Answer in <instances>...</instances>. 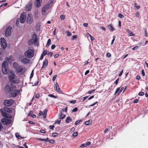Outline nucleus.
Instances as JSON below:
<instances>
[{
  "label": "nucleus",
  "instance_id": "obj_53",
  "mask_svg": "<svg viewBox=\"0 0 148 148\" xmlns=\"http://www.w3.org/2000/svg\"><path fill=\"white\" fill-rule=\"evenodd\" d=\"M111 56V55L110 53H108L106 54V56L108 57H110Z\"/></svg>",
  "mask_w": 148,
  "mask_h": 148
},
{
  "label": "nucleus",
  "instance_id": "obj_24",
  "mask_svg": "<svg viewBox=\"0 0 148 148\" xmlns=\"http://www.w3.org/2000/svg\"><path fill=\"white\" fill-rule=\"evenodd\" d=\"M47 110H45L44 111L43 113V117L44 118H45L46 117V114L47 113Z\"/></svg>",
  "mask_w": 148,
  "mask_h": 148
},
{
  "label": "nucleus",
  "instance_id": "obj_64",
  "mask_svg": "<svg viewBox=\"0 0 148 148\" xmlns=\"http://www.w3.org/2000/svg\"><path fill=\"white\" fill-rule=\"evenodd\" d=\"M89 72V70H87L86 71L85 73V75H87L88 73Z\"/></svg>",
  "mask_w": 148,
  "mask_h": 148
},
{
  "label": "nucleus",
  "instance_id": "obj_60",
  "mask_svg": "<svg viewBox=\"0 0 148 148\" xmlns=\"http://www.w3.org/2000/svg\"><path fill=\"white\" fill-rule=\"evenodd\" d=\"M3 128V126L1 123H0V131L1 130V129Z\"/></svg>",
  "mask_w": 148,
  "mask_h": 148
},
{
  "label": "nucleus",
  "instance_id": "obj_37",
  "mask_svg": "<svg viewBox=\"0 0 148 148\" xmlns=\"http://www.w3.org/2000/svg\"><path fill=\"white\" fill-rule=\"evenodd\" d=\"M48 96L50 97H53V98H56V97L54 95H52V94H49L48 95Z\"/></svg>",
  "mask_w": 148,
  "mask_h": 148
},
{
  "label": "nucleus",
  "instance_id": "obj_29",
  "mask_svg": "<svg viewBox=\"0 0 148 148\" xmlns=\"http://www.w3.org/2000/svg\"><path fill=\"white\" fill-rule=\"evenodd\" d=\"M33 75H34V70H33L31 73L30 76V79L32 78L33 77Z\"/></svg>",
  "mask_w": 148,
  "mask_h": 148
},
{
  "label": "nucleus",
  "instance_id": "obj_11",
  "mask_svg": "<svg viewBox=\"0 0 148 148\" xmlns=\"http://www.w3.org/2000/svg\"><path fill=\"white\" fill-rule=\"evenodd\" d=\"M1 44L2 48L5 49L7 47V43L6 40L4 38H1Z\"/></svg>",
  "mask_w": 148,
  "mask_h": 148
},
{
  "label": "nucleus",
  "instance_id": "obj_39",
  "mask_svg": "<svg viewBox=\"0 0 148 148\" xmlns=\"http://www.w3.org/2000/svg\"><path fill=\"white\" fill-rule=\"evenodd\" d=\"M47 55H50L51 56L53 55V53L52 52H49L48 51Z\"/></svg>",
  "mask_w": 148,
  "mask_h": 148
},
{
  "label": "nucleus",
  "instance_id": "obj_40",
  "mask_svg": "<svg viewBox=\"0 0 148 148\" xmlns=\"http://www.w3.org/2000/svg\"><path fill=\"white\" fill-rule=\"evenodd\" d=\"M38 83H39L38 79H37V81L34 83V85L35 86H37L38 84Z\"/></svg>",
  "mask_w": 148,
  "mask_h": 148
},
{
  "label": "nucleus",
  "instance_id": "obj_20",
  "mask_svg": "<svg viewBox=\"0 0 148 148\" xmlns=\"http://www.w3.org/2000/svg\"><path fill=\"white\" fill-rule=\"evenodd\" d=\"M56 90L60 92H61V90L59 87L58 84V83H56Z\"/></svg>",
  "mask_w": 148,
  "mask_h": 148
},
{
  "label": "nucleus",
  "instance_id": "obj_9",
  "mask_svg": "<svg viewBox=\"0 0 148 148\" xmlns=\"http://www.w3.org/2000/svg\"><path fill=\"white\" fill-rule=\"evenodd\" d=\"M12 27L10 26H8L5 31V35L7 37H9L12 32Z\"/></svg>",
  "mask_w": 148,
  "mask_h": 148
},
{
  "label": "nucleus",
  "instance_id": "obj_10",
  "mask_svg": "<svg viewBox=\"0 0 148 148\" xmlns=\"http://www.w3.org/2000/svg\"><path fill=\"white\" fill-rule=\"evenodd\" d=\"M27 22L29 24L32 23L33 22L32 15L31 13H29L27 16Z\"/></svg>",
  "mask_w": 148,
  "mask_h": 148
},
{
  "label": "nucleus",
  "instance_id": "obj_30",
  "mask_svg": "<svg viewBox=\"0 0 148 148\" xmlns=\"http://www.w3.org/2000/svg\"><path fill=\"white\" fill-rule=\"evenodd\" d=\"M5 117H7V118H10V119H11L12 118L10 114H9L8 113L6 115V116H5Z\"/></svg>",
  "mask_w": 148,
  "mask_h": 148
},
{
  "label": "nucleus",
  "instance_id": "obj_34",
  "mask_svg": "<svg viewBox=\"0 0 148 148\" xmlns=\"http://www.w3.org/2000/svg\"><path fill=\"white\" fill-rule=\"evenodd\" d=\"M82 119L78 120L77 121H76L75 123V125H77L80 122L82 121Z\"/></svg>",
  "mask_w": 148,
  "mask_h": 148
},
{
  "label": "nucleus",
  "instance_id": "obj_28",
  "mask_svg": "<svg viewBox=\"0 0 148 148\" xmlns=\"http://www.w3.org/2000/svg\"><path fill=\"white\" fill-rule=\"evenodd\" d=\"M51 39H48V40L47 42V44L46 45V46L47 47H48L49 46L50 44L51 43Z\"/></svg>",
  "mask_w": 148,
  "mask_h": 148
},
{
  "label": "nucleus",
  "instance_id": "obj_4",
  "mask_svg": "<svg viewBox=\"0 0 148 148\" xmlns=\"http://www.w3.org/2000/svg\"><path fill=\"white\" fill-rule=\"evenodd\" d=\"M5 89H8L9 90V91H11V92L9 94V96L10 97H14L18 94L19 92V90H14V91L12 90V89L9 86H6Z\"/></svg>",
  "mask_w": 148,
  "mask_h": 148
},
{
  "label": "nucleus",
  "instance_id": "obj_46",
  "mask_svg": "<svg viewBox=\"0 0 148 148\" xmlns=\"http://www.w3.org/2000/svg\"><path fill=\"white\" fill-rule=\"evenodd\" d=\"M57 134L56 133H53L52 134V136L53 137H55L56 136Z\"/></svg>",
  "mask_w": 148,
  "mask_h": 148
},
{
  "label": "nucleus",
  "instance_id": "obj_31",
  "mask_svg": "<svg viewBox=\"0 0 148 148\" xmlns=\"http://www.w3.org/2000/svg\"><path fill=\"white\" fill-rule=\"evenodd\" d=\"M118 17L121 18H122L124 17V16L122 14H121L119 13V14Z\"/></svg>",
  "mask_w": 148,
  "mask_h": 148
},
{
  "label": "nucleus",
  "instance_id": "obj_43",
  "mask_svg": "<svg viewBox=\"0 0 148 148\" xmlns=\"http://www.w3.org/2000/svg\"><path fill=\"white\" fill-rule=\"evenodd\" d=\"M60 18L61 20H63L65 18V16L64 15H61L60 16Z\"/></svg>",
  "mask_w": 148,
  "mask_h": 148
},
{
  "label": "nucleus",
  "instance_id": "obj_57",
  "mask_svg": "<svg viewBox=\"0 0 148 148\" xmlns=\"http://www.w3.org/2000/svg\"><path fill=\"white\" fill-rule=\"evenodd\" d=\"M88 34L89 36L90 37L91 40H93L94 39V38L90 34Z\"/></svg>",
  "mask_w": 148,
  "mask_h": 148
},
{
  "label": "nucleus",
  "instance_id": "obj_45",
  "mask_svg": "<svg viewBox=\"0 0 148 148\" xmlns=\"http://www.w3.org/2000/svg\"><path fill=\"white\" fill-rule=\"evenodd\" d=\"M144 92H140L138 93V95L139 96H143L144 95Z\"/></svg>",
  "mask_w": 148,
  "mask_h": 148
},
{
  "label": "nucleus",
  "instance_id": "obj_6",
  "mask_svg": "<svg viewBox=\"0 0 148 148\" xmlns=\"http://www.w3.org/2000/svg\"><path fill=\"white\" fill-rule=\"evenodd\" d=\"M29 42L31 44H34L35 46L38 45L36 36L35 34L33 35L32 38L29 40Z\"/></svg>",
  "mask_w": 148,
  "mask_h": 148
},
{
  "label": "nucleus",
  "instance_id": "obj_18",
  "mask_svg": "<svg viewBox=\"0 0 148 148\" xmlns=\"http://www.w3.org/2000/svg\"><path fill=\"white\" fill-rule=\"evenodd\" d=\"M48 64V61L47 59H45L43 62V65L42 67V69H43L44 68L45 66H46Z\"/></svg>",
  "mask_w": 148,
  "mask_h": 148
},
{
  "label": "nucleus",
  "instance_id": "obj_62",
  "mask_svg": "<svg viewBox=\"0 0 148 148\" xmlns=\"http://www.w3.org/2000/svg\"><path fill=\"white\" fill-rule=\"evenodd\" d=\"M136 79H137L139 80L140 79V77L139 75H137L136 77Z\"/></svg>",
  "mask_w": 148,
  "mask_h": 148
},
{
  "label": "nucleus",
  "instance_id": "obj_44",
  "mask_svg": "<svg viewBox=\"0 0 148 148\" xmlns=\"http://www.w3.org/2000/svg\"><path fill=\"white\" fill-rule=\"evenodd\" d=\"M49 142L50 143L53 144L55 143V141L52 139H51L49 140Z\"/></svg>",
  "mask_w": 148,
  "mask_h": 148
},
{
  "label": "nucleus",
  "instance_id": "obj_12",
  "mask_svg": "<svg viewBox=\"0 0 148 148\" xmlns=\"http://www.w3.org/2000/svg\"><path fill=\"white\" fill-rule=\"evenodd\" d=\"M2 123L4 125L9 124H10L12 122V121L10 119H8L6 118H3L2 120Z\"/></svg>",
  "mask_w": 148,
  "mask_h": 148
},
{
  "label": "nucleus",
  "instance_id": "obj_27",
  "mask_svg": "<svg viewBox=\"0 0 148 148\" xmlns=\"http://www.w3.org/2000/svg\"><path fill=\"white\" fill-rule=\"evenodd\" d=\"M13 65L14 68H15V69H16V68H17V67L19 66L16 62H14L13 64Z\"/></svg>",
  "mask_w": 148,
  "mask_h": 148
},
{
  "label": "nucleus",
  "instance_id": "obj_21",
  "mask_svg": "<svg viewBox=\"0 0 148 148\" xmlns=\"http://www.w3.org/2000/svg\"><path fill=\"white\" fill-rule=\"evenodd\" d=\"M3 109L4 111L8 112L9 113H11L12 112V109L6 107H4Z\"/></svg>",
  "mask_w": 148,
  "mask_h": 148
},
{
  "label": "nucleus",
  "instance_id": "obj_23",
  "mask_svg": "<svg viewBox=\"0 0 148 148\" xmlns=\"http://www.w3.org/2000/svg\"><path fill=\"white\" fill-rule=\"evenodd\" d=\"M108 28L111 31H112L114 30V29L113 27L112 26L111 24L108 25Z\"/></svg>",
  "mask_w": 148,
  "mask_h": 148
},
{
  "label": "nucleus",
  "instance_id": "obj_52",
  "mask_svg": "<svg viewBox=\"0 0 148 148\" xmlns=\"http://www.w3.org/2000/svg\"><path fill=\"white\" fill-rule=\"evenodd\" d=\"M70 103H73V104H75L76 103V101L75 100H72L71 101H70Z\"/></svg>",
  "mask_w": 148,
  "mask_h": 148
},
{
  "label": "nucleus",
  "instance_id": "obj_41",
  "mask_svg": "<svg viewBox=\"0 0 148 148\" xmlns=\"http://www.w3.org/2000/svg\"><path fill=\"white\" fill-rule=\"evenodd\" d=\"M78 110V109L76 107L74 108L72 110V112H76Z\"/></svg>",
  "mask_w": 148,
  "mask_h": 148
},
{
  "label": "nucleus",
  "instance_id": "obj_54",
  "mask_svg": "<svg viewBox=\"0 0 148 148\" xmlns=\"http://www.w3.org/2000/svg\"><path fill=\"white\" fill-rule=\"evenodd\" d=\"M47 51H43V53L42 54H43L44 55H47Z\"/></svg>",
  "mask_w": 148,
  "mask_h": 148
},
{
  "label": "nucleus",
  "instance_id": "obj_19",
  "mask_svg": "<svg viewBox=\"0 0 148 148\" xmlns=\"http://www.w3.org/2000/svg\"><path fill=\"white\" fill-rule=\"evenodd\" d=\"M72 121V119L69 116H68L65 120V121L67 123H69Z\"/></svg>",
  "mask_w": 148,
  "mask_h": 148
},
{
  "label": "nucleus",
  "instance_id": "obj_49",
  "mask_svg": "<svg viewBox=\"0 0 148 148\" xmlns=\"http://www.w3.org/2000/svg\"><path fill=\"white\" fill-rule=\"evenodd\" d=\"M123 89L124 88L123 87H122L121 88L118 94L119 95L121 93Z\"/></svg>",
  "mask_w": 148,
  "mask_h": 148
},
{
  "label": "nucleus",
  "instance_id": "obj_32",
  "mask_svg": "<svg viewBox=\"0 0 148 148\" xmlns=\"http://www.w3.org/2000/svg\"><path fill=\"white\" fill-rule=\"evenodd\" d=\"M78 133L77 132H75L72 135L73 136L76 137L77 136V135H78Z\"/></svg>",
  "mask_w": 148,
  "mask_h": 148
},
{
  "label": "nucleus",
  "instance_id": "obj_8",
  "mask_svg": "<svg viewBox=\"0 0 148 148\" xmlns=\"http://www.w3.org/2000/svg\"><path fill=\"white\" fill-rule=\"evenodd\" d=\"M14 101L12 99L5 100L4 102V104L6 106H12L14 103Z\"/></svg>",
  "mask_w": 148,
  "mask_h": 148
},
{
  "label": "nucleus",
  "instance_id": "obj_48",
  "mask_svg": "<svg viewBox=\"0 0 148 148\" xmlns=\"http://www.w3.org/2000/svg\"><path fill=\"white\" fill-rule=\"evenodd\" d=\"M33 112L32 111H30V112H29V114H28V116H32V114H33Z\"/></svg>",
  "mask_w": 148,
  "mask_h": 148
},
{
  "label": "nucleus",
  "instance_id": "obj_56",
  "mask_svg": "<svg viewBox=\"0 0 148 148\" xmlns=\"http://www.w3.org/2000/svg\"><path fill=\"white\" fill-rule=\"evenodd\" d=\"M55 47L56 45H53L51 46V49H53L55 48Z\"/></svg>",
  "mask_w": 148,
  "mask_h": 148
},
{
  "label": "nucleus",
  "instance_id": "obj_26",
  "mask_svg": "<svg viewBox=\"0 0 148 148\" xmlns=\"http://www.w3.org/2000/svg\"><path fill=\"white\" fill-rule=\"evenodd\" d=\"M3 57L2 50L0 49V60H2V58Z\"/></svg>",
  "mask_w": 148,
  "mask_h": 148
},
{
  "label": "nucleus",
  "instance_id": "obj_15",
  "mask_svg": "<svg viewBox=\"0 0 148 148\" xmlns=\"http://www.w3.org/2000/svg\"><path fill=\"white\" fill-rule=\"evenodd\" d=\"M42 2V0H36L35 2V5L38 7H40Z\"/></svg>",
  "mask_w": 148,
  "mask_h": 148
},
{
  "label": "nucleus",
  "instance_id": "obj_16",
  "mask_svg": "<svg viewBox=\"0 0 148 148\" xmlns=\"http://www.w3.org/2000/svg\"><path fill=\"white\" fill-rule=\"evenodd\" d=\"M58 116H59V119H63L65 117V114H63L62 112L60 111L59 112Z\"/></svg>",
  "mask_w": 148,
  "mask_h": 148
},
{
  "label": "nucleus",
  "instance_id": "obj_17",
  "mask_svg": "<svg viewBox=\"0 0 148 148\" xmlns=\"http://www.w3.org/2000/svg\"><path fill=\"white\" fill-rule=\"evenodd\" d=\"M32 5V3L31 2H29L27 5H26V7L27 10L29 11H30Z\"/></svg>",
  "mask_w": 148,
  "mask_h": 148
},
{
  "label": "nucleus",
  "instance_id": "obj_14",
  "mask_svg": "<svg viewBox=\"0 0 148 148\" xmlns=\"http://www.w3.org/2000/svg\"><path fill=\"white\" fill-rule=\"evenodd\" d=\"M29 62V60L27 58H24L21 60V62L23 64H26L28 63Z\"/></svg>",
  "mask_w": 148,
  "mask_h": 148
},
{
  "label": "nucleus",
  "instance_id": "obj_61",
  "mask_svg": "<svg viewBox=\"0 0 148 148\" xmlns=\"http://www.w3.org/2000/svg\"><path fill=\"white\" fill-rule=\"evenodd\" d=\"M119 79L118 78L116 80V81L114 82V83H115V84H117L118 82H119Z\"/></svg>",
  "mask_w": 148,
  "mask_h": 148
},
{
  "label": "nucleus",
  "instance_id": "obj_42",
  "mask_svg": "<svg viewBox=\"0 0 148 148\" xmlns=\"http://www.w3.org/2000/svg\"><path fill=\"white\" fill-rule=\"evenodd\" d=\"M113 39L112 40V41H111V44L112 45L113 44V43H114V40H115V37L114 36H113Z\"/></svg>",
  "mask_w": 148,
  "mask_h": 148
},
{
  "label": "nucleus",
  "instance_id": "obj_47",
  "mask_svg": "<svg viewBox=\"0 0 148 148\" xmlns=\"http://www.w3.org/2000/svg\"><path fill=\"white\" fill-rule=\"evenodd\" d=\"M91 143L89 141L88 142V143H87L85 144V145L86 146L89 145L91 144Z\"/></svg>",
  "mask_w": 148,
  "mask_h": 148
},
{
  "label": "nucleus",
  "instance_id": "obj_5",
  "mask_svg": "<svg viewBox=\"0 0 148 148\" xmlns=\"http://www.w3.org/2000/svg\"><path fill=\"white\" fill-rule=\"evenodd\" d=\"M25 20V14L24 12H23L21 15L20 18H18L16 20V25L18 26L19 21L21 23H24Z\"/></svg>",
  "mask_w": 148,
  "mask_h": 148
},
{
  "label": "nucleus",
  "instance_id": "obj_2",
  "mask_svg": "<svg viewBox=\"0 0 148 148\" xmlns=\"http://www.w3.org/2000/svg\"><path fill=\"white\" fill-rule=\"evenodd\" d=\"M10 75L9 78L10 82L14 84L18 83L19 82V79L12 72H10Z\"/></svg>",
  "mask_w": 148,
  "mask_h": 148
},
{
  "label": "nucleus",
  "instance_id": "obj_35",
  "mask_svg": "<svg viewBox=\"0 0 148 148\" xmlns=\"http://www.w3.org/2000/svg\"><path fill=\"white\" fill-rule=\"evenodd\" d=\"M66 33L68 36H70L71 35V34L69 31H66Z\"/></svg>",
  "mask_w": 148,
  "mask_h": 148
},
{
  "label": "nucleus",
  "instance_id": "obj_33",
  "mask_svg": "<svg viewBox=\"0 0 148 148\" xmlns=\"http://www.w3.org/2000/svg\"><path fill=\"white\" fill-rule=\"evenodd\" d=\"M129 34L130 36H134V34L132 32L130 31H128Z\"/></svg>",
  "mask_w": 148,
  "mask_h": 148
},
{
  "label": "nucleus",
  "instance_id": "obj_1",
  "mask_svg": "<svg viewBox=\"0 0 148 148\" xmlns=\"http://www.w3.org/2000/svg\"><path fill=\"white\" fill-rule=\"evenodd\" d=\"M6 61H4L2 64V71L4 74H7L9 72L7 62L10 60L8 58H5Z\"/></svg>",
  "mask_w": 148,
  "mask_h": 148
},
{
  "label": "nucleus",
  "instance_id": "obj_22",
  "mask_svg": "<svg viewBox=\"0 0 148 148\" xmlns=\"http://www.w3.org/2000/svg\"><path fill=\"white\" fill-rule=\"evenodd\" d=\"M0 111L1 112L2 116L4 117H5L7 113H6L4 111H3L2 109H1Z\"/></svg>",
  "mask_w": 148,
  "mask_h": 148
},
{
  "label": "nucleus",
  "instance_id": "obj_36",
  "mask_svg": "<svg viewBox=\"0 0 148 148\" xmlns=\"http://www.w3.org/2000/svg\"><path fill=\"white\" fill-rule=\"evenodd\" d=\"M136 16L137 17H138L140 16V14L138 12H136L135 14Z\"/></svg>",
  "mask_w": 148,
  "mask_h": 148
},
{
  "label": "nucleus",
  "instance_id": "obj_51",
  "mask_svg": "<svg viewBox=\"0 0 148 148\" xmlns=\"http://www.w3.org/2000/svg\"><path fill=\"white\" fill-rule=\"evenodd\" d=\"M56 77H57L56 75H55L53 76V79H52V80H53V81H54L55 80V79H56Z\"/></svg>",
  "mask_w": 148,
  "mask_h": 148
},
{
  "label": "nucleus",
  "instance_id": "obj_55",
  "mask_svg": "<svg viewBox=\"0 0 148 148\" xmlns=\"http://www.w3.org/2000/svg\"><path fill=\"white\" fill-rule=\"evenodd\" d=\"M77 37V35H74L73 36L71 40H73L74 38H76Z\"/></svg>",
  "mask_w": 148,
  "mask_h": 148
},
{
  "label": "nucleus",
  "instance_id": "obj_3",
  "mask_svg": "<svg viewBox=\"0 0 148 148\" xmlns=\"http://www.w3.org/2000/svg\"><path fill=\"white\" fill-rule=\"evenodd\" d=\"M53 1V0H50L47 5H45L42 8V12L43 14L45 15L47 13V10L51 6Z\"/></svg>",
  "mask_w": 148,
  "mask_h": 148
},
{
  "label": "nucleus",
  "instance_id": "obj_58",
  "mask_svg": "<svg viewBox=\"0 0 148 148\" xmlns=\"http://www.w3.org/2000/svg\"><path fill=\"white\" fill-rule=\"evenodd\" d=\"M60 122H61L60 120H57L55 122V123H58V124H60Z\"/></svg>",
  "mask_w": 148,
  "mask_h": 148
},
{
  "label": "nucleus",
  "instance_id": "obj_59",
  "mask_svg": "<svg viewBox=\"0 0 148 148\" xmlns=\"http://www.w3.org/2000/svg\"><path fill=\"white\" fill-rule=\"evenodd\" d=\"M120 90V88H118L116 89V91H115V93L114 94H116V93H117V92L119 91V90Z\"/></svg>",
  "mask_w": 148,
  "mask_h": 148
},
{
  "label": "nucleus",
  "instance_id": "obj_38",
  "mask_svg": "<svg viewBox=\"0 0 148 148\" xmlns=\"http://www.w3.org/2000/svg\"><path fill=\"white\" fill-rule=\"evenodd\" d=\"M16 136V138H20L21 137L19 136V135L18 133H16L15 134Z\"/></svg>",
  "mask_w": 148,
  "mask_h": 148
},
{
  "label": "nucleus",
  "instance_id": "obj_7",
  "mask_svg": "<svg viewBox=\"0 0 148 148\" xmlns=\"http://www.w3.org/2000/svg\"><path fill=\"white\" fill-rule=\"evenodd\" d=\"M25 55L28 58H31L34 56V51L33 50L29 49L25 53Z\"/></svg>",
  "mask_w": 148,
  "mask_h": 148
},
{
  "label": "nucleus",
  "instance_id": "obj_13",
  "mask_svg": "<svg viewBox=\"0 0 148 148\" xmlns=\"http://www.w3.org/2000/svg\"><path fill=\"white\" fill-rule=\"evenodd\" d=\"M16 70L17 72L21 73H23L26 71L25 68H23L20 66H19L16 68Z\"/></svg>",
  "mask_w": 148,
  "mask_h": 148
},
{
  "label": "nucleus",
  "instance_id": "obj_50",
  "mask_svg": "<svg viewBox=\"0 0 148 148\" xmlns=\"http://www.w3.org/2000/svg\"><path fill=\"white\" fill-rule=\"evenodd\" d=\"M138 46H136L135 47H133V48H132V49L133 50H136L138 48Z\"/></svg>",
  "mask_w": 148,
  "mask_h": 148
},
{
  "label": "nucleus",
  "instance_id": "obj_63",
  "mask_svg": "<svg viewBox=\"0 0 148 148\" xmlns=\"http://www.w3.org/2000/svg\"><path fill=\"white\" fill-rule=\"evenodd\" d=\"M40 97V95L38 94H36L35 96V98L36 99Z\"/></svg>",
  "mask_w": 148,
  "mask_h": 148
},
{
  "label": "nucleus",
  "instance_id": "obj_25",
  "mask_svg": "<svg viewBox=\"0 0 148 148\" xmlns=\"http://www.w3.org/2000/svg\"><path fill=\"white\" fill-rule=\"evenodd\" d=\"M92 123V121L88 120L85 123V124L86 125H89Z\"/></svg>",
  "mask_w": 148,
  "mask_h": 148
}]
</instances>
